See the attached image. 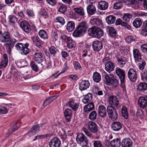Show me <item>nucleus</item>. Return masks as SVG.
Wrapping results in <instances>:
<instances>
[{"label": "nucleus", "mask_w": 147, "mask_h": 147, "mask_svg": "<svg viewBox=\"0 0 147 147\" xmlns=\"http://www.w3.org/2000/svg\"><path fill=\"white\" fill-rule=\"evenodd\" d=\"M103 77H104V81L108 85H112L115 88L118 86L117 80L114 77L113 74H107L106 72L103 73Z\"/></svg>", "instance_id": "obj_1"}, {"label": "nucleus", "mask_w": 147, "mask_h": 147, "mask_svg": "<svg viewBox=\"0 0 147 147\" xmlns=\"http://www.w3.org/2000/svg\"><path fill=\"white\" fill-rule=\"evenodd\" d=\"M88 32L89 35L96 38H100L104 34L103 30L100 28L96 26L89 28Z\"/></svg>", "instance_id": "obj_2"}, {"label": "nucleus", "mask_w": 147, "mask_h": 147, "mask_svg": "<svg viewBox=\"0 0 147 147\" xmlns=\"http://www.w3.org/2000/svg\"><path fill=\"white\" fill-rule=\"evenodd\" d=\"M107 111L109 117L113 121L117 120L118 115L117 111L114 107L108 106L107 108Z\"/></svg>", "instance_id": "obj_3"}, {"label": "nucleus", "mask_w": 147, "mask_h": 147, "mask_svg": "<svg viewBox=\"0 0 147 147\" xmlns=\"http://www.w3.org/2000/svg\"><path fill=\"white\" fill-rule=\"evenodd\" d=\"M115 73L120 80L121 87L124 89L125 88V72L124 71L119 67H117L115 69Z\"/></svg>", "instance_id": "obj_4"}, {"label": "nucleus", "mask_w": 147, "mask_h": 147, "mask_svg": "<svg viewBox=\"0 0 147 147\" xmlns=\"http://www.w3.org/2000/svg\"><path fill=\"white\" fill-rule=\"evenodd\" d=\"M113 54L117 59V64L119 66L121 67H123L126 62L125 57L116 50H114Z\"/></svg>", "instance_id": "obj_5"}, {"label": "nucleus", "mask_w": 147, "mask_h": 147, "mask_svg": "<svg viewBox=\"0 0 147 147\" xmlns=\"http://www.w3.org/2000/svg\"><path fill=\"white\" fill-rule=\"evenodd\" d=\"M29 46V44L27 42L25 44L19 43L16 44L15 47L17 50L22 51V54L26 55L30 52V49L28 48Z\"/></svg>", "instance_id": "obj_6"}, {"label": "nucleus", "mask_w": 147, "mask_h": 147, "mask_svg": "<svg viewBox=\"0 0 147 147\" xmlns=\"http://www.w3.org/2000/svg\"><path fill=\"white\" fill-rule=\"evenodd\" d=\"M33 58L36 62L38 63H41L43 61L44 58L42 52L40 50L36 49L33 53Z\"/></svg>", "instance_id": "obj_7"}, {"label": "nucleus", "mask_w": 147, "mask_h": 147, "mask_svg": "<svg viewBox=\"0 0 147 147\" xmlns=\"http://www.w3.org/2000/svg\"><path fill=\"white\" fill-rule=\"evenodd\" d=\"M77 142L80 144L88 145V140L87 137L83 133L78 134L76 138Z\"/></svg>", "instance_id": "obj_8"}, {"label": "nucleus", "mask_w": 147, "mask_h": 147, "mask_svg": "<svg viewBox=\"0 0 147 147\" xmlns=\"http://www.w3.org/2000/svg\"><path fill=\"white\" fill-rule=\"evenodd\" d=\"M127 76L131 81L135 82L137 78L136 71L132 68L129 69L127 72Z\"/></svg>", "instance_id": "obj_9"}, {"label": "nucleus", "mask_w": 147, "mask_h": 147, "mask_svg": "<svg viewBox=\"0 0 147 147\" xmlns=\"http://www.w3.org/2000/svg\"><path fill=\"white\" fill-rule=\"evenodd\" d=\"M10 34L8 32H3L0 31V40L3 42H8L10 40Z\"/></svg>", "instance_id": "obj_10"}, {"label": "nucleus", "mask_w": 147, "mask_h": 147, "mask_svg": "<svg viewBox=\"0 0 147 147\" xmlns=\"http://www.w3.org/2000/svg\"><path fill=\"white\" fill-rule=\"evenodd\" d=\"M86 125L88 129L91 132L95 133L98 131V126L94 122L89 121Z\"/></svg>", "instance_id": "obj_11"}, {"label": "nucleus", "mask_w": 147, "mask_h": 147, "mask_svg": "<svg viewBox=\"0 0 147 147\" xmlns=\"http://www.w3.org/2000/svg\"><path fill=\"white\" fill-rule=\"evenodd\" d=\"M108 100L111 106H115L117 109L120 107L119 99L116 96L114 95L111 96L109 98Z\"/></svg>", "instance_id": "obj_12"}, {"label": "nucleus", "mask_w": 147, "mask_h": 147, "mask_svg": "<svg viewBox=\"0 0 147 147\" xmlns=\"http://www.w3.org/2000/svg\"><path fill=\"white\" fill-rule=\"evenodd\" d=\"M20 26L22 30L26 33H29L31 31V28L30 25L26 20L21 21L20 23Z\"/></svg>", "instance_id": "obj_13"}, {"label": "nucleus", "mask_w": 147, "mask_h": 147, "mask_svg": "<svg viewBox=\"0 0 147 147\" xmlns=\"http://www.w3.org/2000/svg\"><path fill=\"white\" fill-rule=\"evenodd\" d=\"M138 105L141 108L144 109L147 107V96H142L139 98Z\"/></svg>", "instance_id": "obj_14"}, {"label": "nucleus", "mask_w": 147, "mask_h": 147, "mask_svg": "<svg viewBox=\"0 0 147 147\" xmlns=\"http://www.w3.org/2000/svg\"><path fill=\"white\" fill-rule=\"evenodd\" d=\"M61 143L59 139L57 137L51 139L49 142L50 147H60Z\"/></svg>", "instance_id": "obj_15"}, {"label": "nucleus", "mask_w": 147, "mask_h": 147, "mask_svg": "<svg viewBox=\"0 0 147 147\" xmlns=\"http://www.w3.org/2000/svg\"><path fill=\"white\" fill-rule=\"evenodd\" d=\"M31 39L32 40L33 43L36 46L39 48L42 47V45L44 42L42 41L40 38L36 36H32Z\"/></svg>", "instance_id": "obj_16"}, {"label": "nucleus", "mask_w": 147, "mask_h": 147, "mask_svg": "<svg viewBox=\"0 0 147 147\" xmlns=\"http://www.w3.org/2000/svg\"><path fill=\"white\" fill-rule=\"evenodd\" d=\"M65 117L67 122H69L71 121L73 114L72 110L69 109H66L64 112Z\"/></svg>", "instance_id": "obj_17"}, {"label": "nucleus", "mask_w": 147, "mask_h": 147, "mask_svg": "<svg viewBox=\"0 0 147 147\" xmlns=\"http://www.w3.org/2000/svg\"><path fill=\"white\" fill-rule=\"evenodd\" d=\"M92 47L94 51L98 52L102 49L103 46L100 42L97 40L94 41L93 42Z\"/></svg>", "instance_id": "obj_18"}, {"label": "nucleus", "mask_w": 147, "mask_h": 147, "mask_svg": "<svg viewBox=\"0 0 147 147\" xmlns=\"http://www.w3.org/2000/svg\"><path fill=\"white\" fill-rule=\"evenodd\" d=\"M122 147H132V141L129 138H124L121 142Z\"/></svg>", "instance_id": "obj_19"}, {"label": "nucleus", "mask_w": 147, "mask_h": 147, "mask_svg": "<svg viewBox=\"0 0 147 147\" xmlns=\"http://www.w3.org/2000/svg\"><path fill=\"white\" fill-rule=\"evenodd\" d=\"M98 115L102 118L105 117L107 115V111L106 107L103 105H100L98 107Z\"/></svg>", "instance_id": "obj_20"}, {"label": "nucleus", "mask_w": 147, "mask_h": 147, "mask_svg": "<svg viewBox=\"0 0 147 147\" xmlns=\"http://www.w3.org/2000/svg\"><path fill=\"white\" fill-rule=\"evenodd\" d=\"M67 104L75 111H76L78 110L79 106V103L75 102L74 100L72 99L69 100L67 102Z\"/></svg>", "instance_id": "obj_21"}, {"label": "nucleus", "mask_w": 147, "mask_h": 147, "mask_svg": "<svg viewBox=\"0 0 147 147\" xmlns=\"http://www.w3.org/2000/svg\"><path fill=\"white\" fill-rule=\"evenodd\" d=\"M107 30L108 34L110 37L115 38L117 36V31L116 29L113 27H109L107 28Z\"/></svg>", "instance_id": "obj_22"}, {"label": "nucleus", "mask_w": 147, "mask_h": 147, "mask_svg": "<svg viewBox=\"0 0 147 147\" xmlns=\"http://www.w3.org/2000/svg\"><path fill=\"white\" fill-rule=\"evenodd\" d=\"M90 86V84L88 80L82 81L80 83L79 89L82 91L88 88Z\"/></svg>", "instance_id": "obj_23"}, {"label": "nucleus", "mask_w": 147, "mask_h": 147, "mask_svg": "<svg viewBox=\"0 0 147 147\" xmlns=\"http://www.w3.org/2000/svg\"><path fill=\"white\" fill-rule=\"evenodd\" d=\"M122 127V123L119 121H115L113 122L111 125V128L112 129L115 131H119Z\"/></svg>", "instance_id": "obj_24"}, {"label": "nucleus", "mask_w": 147, "mask_h": 147, "mask_svg": "<svg viewBox=\"0 0 147 147\" xmlns=\"http://www.w3.org/2000/svg\"><path fill=\"white\" fill-rule=\"evenodd\" d=\"M3 59L0 63V69L5 68L7 65L8 63V59L7 55L5 53L3 55ZM1 71L0 70V76L1 74Z\"/></svg>", "instance_id": "obj_25"}, {"label": "nucleus", "mask_w": 147, "mask_h": 147, "mask_svg": "<svg viewBox=\"0 0 147 147\" xmlns=\"http://www.w3.org/2000/svg\"><path fill=\"white\" fill-rule=\"evenodd\" d=\"M133 54L135 61L140 62L141 60V54L138 49H136L133 50Z\"/></svg>", "instance_id": "obj_26"}, {"label": "nucleus", "mask_w": 147, "mask_h": 147, "mask_svg": "<svg viewBox=\"0 0 147 147\" xmlns=\"http://www.w3.org/2000/svg\"><path fill=\"white\" fill-rule=\"evenodd\" d=\"M94 109V105L93 102H90L85 106L84 109L86 113H88Z\"/></svg>", "instance_id": "obj_27"}, {"label": "nucleus", "mask_w": 147, "mask_h": 147, "mask_svg": "<svg viewBox=\"0 0 147 147\" xmlns=\"http://www.w3.org/2000/svg\"><path fill=\"white\" fill-rule=\"evenodd\" d=\"M108 3L105 1H101L98 2V7L100 10H105L108 7Z\"/></svg>", "instance_id": "obj_28"}, {"label": "nucleus", "mask_w": 147, "mask_h": 147, "mask_svg": "<svg viewBox=\"0 0 147 147\" xmlns=\"http://www.w3.org/2000/svg\"><path fill=\"white\" fill-rule=\"evenodd\" d=\"M105 67L106 71L109 73H110L113 70L115 65L112 62L108 61L105 64Z\"/></svg>", "instance_id": "obj_29"}, {"label": "nucleus", "mask_w": 147, "mask_h": 147, "mask_svg": "<svg viewBox=\"0 0 147 147\" xmlns=\"http://www.w3.org/2000/svg\"><path fill=\"white\" fill-rule=\"evenodd\" d=\"M111 146L112 147H120L121 145L120 139L117 138L114 139L110 142Z\"/></svg>", "instance_id": "obj_30"}, {"label": "nucleus", "mask_w": 147, "mask_h": 147, "mask_svg": "<svg viewBox=\"0 0 147 147\" xmlns=\"http://www.w3.org/2000/svg\"><path fill=\"white\" fill-rule=\"evenodd\" d=\"M87 11L88 15H92L96 12V9L92 5H89L87 7Z\"/></svg>", "instance_id": "obj_31"}, {"label": "nucleus", "mask_w": 147, "mask_h": 147, "mask_svg": "<svg viewBox=\"0 0 147 147\" xmlns=\"http://www.w3.org/2000/svg\"><path fill=\"white\" fill-rule=\"evenodd\" d=\"M17 40L14 38H12L11 39L10 38V40L8 44L6 45V49L7 50L9 51H11L12 49L14 46V44L16 42Z\"/></svg>", "instance_id": "obj_32"}, {"label": "nucleus", "mask_w": 147, "mask_h": 147, "mask_svg": "<svg viewBox=\"0 0 147 147\" xmlns=\"http://www.w3.org/2000/svg\"><path fill=\"white\" fill-rule=\"evenodd\" d=\"M80 30L85 32L88 28L87 23L85 22H83L80 23L77 27Z\"/></svg>", "instance_id": "obj_33"}, {"label": "nucleus", "mask_w": 147, "mask_h": 147, "mask_svg": "<svg viewBox=\"0 0 147 147\" xmlns=\"http://www.w3.org/2000/svg\"><path fill=\"white\" fill-rule=\"evenodd\" d=\"M56 96H52L46 99L43 103V105L44 107L46 106L49 104L57 98Z\"/></svg>", "instance_id": "obj_34"}, {"label": "nucleus", "mask_w": 147, "mask_h": 147, "mask_svg": "<svg viewBox=\"0 0 147 147\" xmlns=\"http://www.w3.org/2000/svg\"><path fill=\"white\" fill-rule=\"evenodd\" d=\"M92 98V94L90 93H88L85 96L84 98L82 100V102L84 104L88 103L91 102Z\"/></svg>", "instance_id": "obj_35"}, {"label": "nucleus", "mask_w": 147, "mask_h": 147, "mask_svg": "<svg viewBox=\"0 0 147 147\" xmlns=\"http://www.w3.org/2000/svg\"><path fill=\"white\" fill-rule=\"evenodd\" d=\"M75 23L73 21H69L67 23L66 29L68 32H71L75 28Z\"/></svg>", "instance_id": "obj_36"}, {"label": "nucleus", "mask_w": 147, "mask_h": 147, "mask_svg": "<svg viewBox=\"0 0 147 147\" xmlns=\"http://www.w3.org/2000/svg\"><path fill=\"white\" fill-rule=\"evenodd\" d=\"M133 26L136 28H140L142 25V21L140 18H137L135 19L133 23Z\"/></svg>", "instance_id": "obj_37"}, {"label": "nucleus", "mask_w": 147, "mask_h": 147, "mask_svg": "<svg viewBox=\"0 0 147 147\" xmlns=\"http://www.w3.org/2000/svg\"><path fill=\"white\" fill-rule=\"evenodd\" d=\"M141 34L144 36H147V20L143 23L141 32Z\"/></svg>", "instance_id": "obj_38"}, {"label": "nucleus", "mask_w": 147, "mask_h": 147, "mask_svg": "<svg viewBox=\"0 0 147 147\" xmlns=\"http://www.w3.org/2000/svg\"><path fill=\"white\" fill-rule=\"evenodd\" d=\"M92 78L95 82L98 83L101 80V76L99 73L96 71L93 74Z\"/></svg>", "instance_id": "obj_39"}, {"label": "nucleus", "mask_w": 147, "mask_h": 147, "mask_svg": "<svg viewBox=\"0 0 147 147\" xmlns=\"http://www.w3.org/2000/svg\"><path fill=\"white\" fill-rule=\"evenodd\" d=\"M115 20V17L113 15L108 16L106 18V22L109 24H113Z\"/></svg>", "instance_id": "obj_40"}, {"label": "nucleus", "mask_w": 147, "mask_h": 147, "mask_svg": "<svg viewBox=\"0 0 147 147\" xmlns=\"http://www.w3.org/2000/svg\"><path fill=\"white\" fill-rule=\"evenodd\" d=\"M121 115L126 119H127L128 118V114L127 108L125 106H123L121 108Z\"/></svg>", "instance_id": "obj_41"}, {"label": "nucleus", "mask_w": 147, "mask_h": 147, "mask_svg": "<svg viewBox=\"0 0 147 147\" xmlns=\"http://www.w3.org/2000/svg\"><path fill=\"white\" fill-rule=\"evenodd\" d=\"M40 37L43 39H47L48 36L47 32L43 30H40L38 32Z\"/></svg>", "instance_id": "obj_42"}, {"label": "nucleus", "mask_w": 147, "mask_h": 147, "mask_svg": "<svg viewBox=\"0 0 147 147\" xmlns=\"http://www.w3.org/2000/svg\"><path fill=\"white\" fill-rule=\"evenodd\" d=\"M73 10L78 15L81 16H83L85 15L84 10L82 7L75 8Z\"/></svg>", "instance_id": "obj_43"}, {"label": "nucleus", "mask_w": 147, "mask_h": 147, "mask_svg": "<svg viewBox=\"0 0 147 147\" xmlns=\"http://www.w3.org/2000/svg\"><path fill=\"white\" fill-rule=\"evenodd\" d=\"M137 89L140 91L147 90V83L145 82L140 83L138 86Z\"/></svg>", "instance_id": "obj_44"}, {"label": "nucleus", "mask_w": 147, "mask_h": 147, "mask_svg": "<svg viewBox=\"0 0 147 147\" xmlns=\"http://www.w3.org/2000/svg\"><path fill=\"white\" fill-rule=\"evenodd\" d=\"M67 42V47L69 49L74 48L76 46V42L73 40L70 37V39H69Z\"/></svg>", "instance_id": "obj_45"}, {"label": "nucleus", "mask_w": 147, "mask_h": 147, "mask_svg": "<svg viewBox=\"0 0 147 147\" xmlns=\"http://www.w3.org/2000/svg\"><path fill=\"white\" fill-rule=\"evenodd\" d=\"M97 117V114L96 111H92L89 115V119L92 121L96 119Z\"/></svg>", "instance_id": "obj_46"}, {"label": "nucleus", "mask_w": 147, "mask_h": 147, "mask_svg": "<svg viewBox=\"0 0 147 147\" xmlns=\"http://www.w3.org/2000/svg\"><path fill=\"white\" fill-rule=\"evenodd\" d=\"M58 134L61 138L63 140L67 138V135L65 133V130L62 128L59 129Z\"/></svg>", "instance_id": "obj_47"}, {"label": "nucleus", "mask_w": 147, "mask_h": 147, "mask_svg": "<svg viewBox=\"0 0 147 147\" xmlns=\"http://www.w3.org/2000/svg\"><path fill=\"white\" fill-rule=\"evenodd\" d=\"M84 33L82 31L80 30L79 29L76 28L74 31L73 35L74 37H79L82 36Z\"/></svg>", "instance_id": "obj_48"}, {"label": "nucleus", "mask_w": 147, "mask_h": 147, "mask_svg": "<svg viewBox=\"0 0 147 147\" xmlns=\"http://www.w3.org/2000/svg\"><path fill=\"white\" fill-rule=\"evenodd\" d=\"M91 23L94 25L99 26L102 23V20L98 18H94L91 20Z\"/></svg>", "instance_id": "obj_49"}, {"label": "nucleus", "mask_w": 147, "mask_h": 147, "mask_svg": "<svg viewBox=\"0 0 147 147\" xmlns=\"http://www.w3.org/2000/svg\"><path fill=\"white\" fill-rule=\"evenodd\" d=\"M16 65L19 67H24L27 66L28 63L25 60H23L21 61H17L16 62Z\"/></svg>", "instance_id": "obj_50"}, {"label": "nucleus", "mask_w": 147, "mask_h": 147, "mask_svg": "<svg viewBox=\"0 0 147 147\" xmlns=\"http://www.w3.org/2000/svg\"><path fill=\"white\" fill-rule=\"evenodd\" d=\"M58 6L59 7L58 11L64 13L66 11L67 7L65 5L62 4H59Z\"/></svg>", "instance_id": "obj_51"}, {"label": "nucleus", "mask_w": 147, "mask_h": 147, "mask_svg": "<svg viewBox=\"0 0 147 147\" xmlns=\"http://www.w3.org/2000/svg\"><path fill=\"white\" fill-rule=\"evenodd\" d=\"M130 2L132 7L135 9L137 8L139 6V3L136 0H131Z\"/></svg>", "instance_id": "obj_52"}, {"label": "nucleus", "mask_w": 147, "mask_h": 147, "mask_svg": "<svg viewBox=\"0 0 147 147\" xmlns=\"http://www.w3.org/2000/svg\"><path fill=\"white\" fill-rule=\"evenodd\" d=\"M141 80L142 81L147 82V68L145 69L141 75Z\"/></svg>", "instance_id": "obj_53"}, {"label": "nucleus", "mask_w": 147, "mask_h": 147, "mask_svg": "<svg viewBox=\"0 0 147 147\" xmlns=\"http://www.w3.org/2000/svg\"><path fill=\"white\" fill-rule=\"evenodd\" d=\"M30 65L32 69L34 71L37 72L39 71L38 67L34 61H32L31 62Z\"/></svg>", "instance_id": "obj_54"}, {"label": "nucleus", "mask_w": 147, "mask_h": 147, "mask_svg": "<svg viewBox=\"0 0 147 147\" xmlns=\"http://www.w3.org/2000/svg\"><path fill=\"white\" fill-rule=\"evenodd\" d=\"M18 123V121H16L14 122L13 125L12 126V127H11L9 130L10 133H12L14 132L20 128V127H17L16 126V124H17Z\"/></svg>", "instance_id": "obj_55"}, {"label": "nucleus", "mask_w": 147, "mask_h": 147, "mask_svg": "<svg viewBox=\"0 0 147 147\" xmlns=\"http://www.w3.org/2000/svg\"><path fill=\"white\" fill-rule=\"evenodd\" d=\"M131 18L132 15L131 14L127 13L123 15V20L127 22L129 21Z\"/></svg>", "instance_id": "obj_56"}, {"label": "nucleus", "mask_w": 147, "mask_h": 147, "mask_svg": "<svg viewBox=\"0 0 147 147\" xmlns=\"http://www.w3.org/2000/svg\"><path fill=\"white\" fill-rule=\"evenodd\" d=\"M49 50L50 53L53 55L54 56L58 51V50L56 48L53 46H51Z\"/></svg>", "instance_id": "obj_57"}, {"label": "nucleus", "mask_w": 147, "mask_h": 147, "mask_svg": "<svg viewBox=\"0 0 147 147\" xmlns=\"http://www.w3.org/2000/svg\"><path fill=\"white\" fill-rule=\"evenodd\" d=\"M56 22L60 23L62 26L64 25L65 23L64 18L63 17H59L56 18Z\"/></svg>", "instance_id": "obj_58"}, {"label": "nucleus", "mask_w": 147, "mask_h": 147, "mask_svg": "<svg viewBox=\"0 0 147 147\" xmlns=\"http://www.w3.org/2000/svg\"><path fill=\"white\" fill-rule=\"evenodd\" d=\"M73 63L74 68L76 70H78V69L80 70L81 69L82 67L78 62L76 61H74Z\"/></svg>", "instance_id": "obj_59"}, {"label": "nucleus", "mask_w": 147, "mask_h": 147, "mask_svg": "<svg viewBox=\"0 0 147 147\" xmlns=\"http://www.w3.org/2000/svg\"><path fill=\"white\" fill-rule=\"evenodd\" d=\"M123 7L122 3L119 1L115 3L113 5V8L115 9H120Z\"/></svg>", "instance_id": "obj_60"}, {"label": "nucleus", "mask_w": 147, "mask_h": 147, "mask_svg": "<svg viewBox=\"0 0 147 147\" xmlns=\"http://www.w3.org/2000/svg\"><path fill=\"white\" fill-rule=\"evenodd\" d=\"M94 147H103L102 143L98 140L94 141L93 142Z\"/></svg>", "instance_id": "obj_61"}, {"label": "nucleus", "mask_w": 147, "mask_h": 147, "mask_svg": "<svg viewBox=\"0 0 147 147\" xmlns=\"http://www.w3.org/2000/svg\"><path fill=\"white\" fill-rule=\"evenodd\" d=\"M144 111L141 109H138L136 112V114L138 117L142 118L144 116Z\"/></svg>", "instance_id": "obj_62"}, {"label": "nucleus", "mask_w": 147, "mask_h": 147, "mask_svg": "<svg viewBox=\"0 0 147 147\" xmlns=\"http://www.w3.org/2000/svg\"><path fill=\"white\" fill-rule=\"evenodd\" d=\"M140 49L143 53L147 54V44H142L140 46Z\"/></svg>", "instance_id": "obj_63"}, {"label": "nucleus", "mask_w": 147, "mask_h": 147, "mask_svg": "<svg viewBox=\"0 0 147 147\" xmlns=\"http://www.w3.org/2000/svg\"><path fill=\"white\" fill-rule=\"evenodd\" d=\"M146 64V63L144 60L142 61V63H140L138 65V68L141 70H143L145 68V66Z\"/></svg>", "instance_id": "obj_64"}]
</instances>
